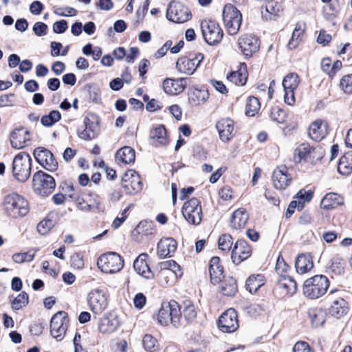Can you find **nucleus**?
Instances as JSON below:
<instances>
[{
  "label": "nucleus",
  "instance_id": "1",
  "mask_svg": "<svg viewBox=\"0 0 352 352\" xmlns=\"http://www.w3.org/2000/svg\"><path fill=\"white\" fill-rule=\"evenodd\" d=\"M3 208L8 215L13 218L24 217L29 212L27 200L16 193H11L3 197Z\"/></svg>",
  "mask_w": 352,
  "mask_h": 352
},
{
  "label": "nucleus",
  "instance_id": "2",
  "mask_svg": "<svg viewBox=\"0 0 352 352\" xmlns=\"http://www.w3.org/2000/svg\"><path fill=\"white\" fill-rule=\"evenodd\" d=\"M159 267L156 278L162 287L173 285L177 278L182 276L180 266L173 260L161 262Z\"/></svg>",
  "mask_w": 352,
  "mask_h": 352
},
{
  "label": "nucleus",
  "instance_id": "3",
  "mask_svg": "<svg viewBox=\"0 0 352 352\" xmlns=\"http://www.w3.org/2000/svg\"><path fill=\"white\" fill-rule=\"evenodd\" d=\"M32 159L26 152H20L12 160V173L13 177L20 182H26L30 177Z\"/></svg>",
  "mask_w": 352,
  "mask_h": 352
},
{
  "label": "nucleus",
  "instance_id": "4",
  "mask_svg": "<svg viewBox=\"0 0 352 352\" xmlns=\"http://www.w3.org/2000/svg\"><path fill=\"white\" fill-rule=\"evenodd\" d=\"M182 318L181 309L175 300L162 303L157 314V321L161 325L166 326L169 323L177 327Z\"/></svg>",
  "mask_w": 352,
  "mask_h": 352
},
{
  "label": "nucleus",
  "instance_id": "5",
  "mask_svg": "<svg viewBox=\"0 0 352 352\" xmlns=\"http://www.w3.org/2000/svg\"><path fill=\"white\" fill-rule=\"evenodd\" d=\"M329 286V282L325 276L316 275L305 281L303 293L310 299H316L327 292Z\"/></svg>",
  "mask_w": 352,
  "mask_h": 352
},
{
  "label": "nucleus",
  "instance_id": "6",
  "mask_svg": "<svg viewBox=\"0 0 352 352\" xmlns=\"http://www.w3.org/2000/svg\"><path fill=\"white\" fill-rule=\"evenodd\" d=\"M223 21L228 33L230 35H235L240 29L242 14L235 6L228 3L224 6L223 10Z\"/></svg>",
  "mask_w": 352,
  "mask_h": 352
},
{
  "label": "nucleus",
  "instance_id": "7",
  "mask_svg": "<svg viewBox=\"0 0 352 352\" xmlns=\"http://www.w3.org/2000/svg\"><path fill=\"white\" fill-rule=\"evenodd\" d=\"M97 265L102 272L107 274H113L122 269L124 260L116 252H110L102 254L98 258Z\"/></svg>",
  "mask_w": 352,
  "mask_h": 352
},
{
  "label": "nucleus",
  "instance_id": "8",
  "mask_svg": "<svg viewBox=\"0 0 352 352\" xmlns=\"http://www.w3.org/2000/svg\"><path fill=\"white\" fill-rule=\"evenodd\" d=\"M55 186V180L51 175L41 170L34 174L32 187L36 194L41 196H47L52 192Z\"/></svg>",
  "mask_w": 352,
  "mask_h": 352
},
{
  "label": "nucleus",
  "instance_id": "9",
  "mask_svg": "<svg viewBox=\"0 0 352 352\" xmlns=\"http://www.w3.org/2000/svg\"><path fill=\"white\" fill-rule=\"evenodd\" d=\"M182 214L184 219L190 224L199 225L203 217L202 208L200 201L192 198L186 201L182 207Z\"/></svg>",
  "mask_w": 352,
  "mask_h": 352
},
{
  "label": "nucleus",
  "instance_id": "10",
  "mask_svg": "<svg viewBox=\"0 0 352 352\" xmlns=\"http://www.w3.org/2000/svg\"><path fill=\"white\" fill-rule=\"evenodd\" d=\"M201 30L205 41L210 45L219 43L223 36L219 25L211 20H204L201 22Z\"/></svg>",
  "mask_w": 352,
  "mask_h": 352
},
{
  "label": "nucleus",
  "instance_id": "11",
  "mask_svg": "<svg viewBox=\"0 0 352 352\" xmlns=\"http://www.w3.org/2000/svg\"><path fill=\"white\" fill-rule=\"evenodd\" d=\"M68 318L65 311L55 314L50 321V333L57 341L62 340L67 329Z\"/></svg>",
  "mask_w": 352,
  "mask_h": 352
},
{
  "label": "nucleus",
  "instance_id": "12",
  "mask_svg": "<svg viewBox=\"0 0 352 352\" xmlns=\"http://www.w3.org/2000/svg\"><path fill=\"white\" fill-rule=\"evenodd\" d=\"M166 17L174 23H182L188 21L191 17L188 8L179 2L170 3L166 10Z\"/></svg>",
  "mask_w": 352,
  "mask_h": 352
},
{
  "label": "nucleus",
  "instance_id": "13",
  "mask_svg": "<svg viewBox=\"0 0 352 352\" xmlns=\"http://www.w3.org/2000/svg\"><path fill=\"white\" fill-rule=\"evenodd\" d=\"M300 82L299 76L296 73L288 74L283 80L285 95L284 100L288 105H293L295 102L294 91Z\"/></svg>",
  "mask_w": 352,
  "mask_h": 352
},
{
  "label": "nucleus",
  "instance_id": "14",
  "mask_svg": "<svg viewBox=\"0 0 352 352\" xmlns=\"http://www.w3.org/2000/svg\"><path fill=\"white\" fill-rule=\"evenodd\" d=\"M237 44L242 54L248 57L256 52L260 47L258 38L252 34L241 35L238 39Z\"/></svg>",
  "mask_w": 352,
  "mask_h": 352
},
{
  "label": "nucleus",
  "instance_id": "15",
  "mask_svg": "<svg viewBox=\"0 0 352 352\" xmlns=\"http://www.w3.org/2000/svg\"><path fill=\"white\" fill-rule=\"evenodd\" d=\"M122 186L128 195L136 194L142 188L140 175L133 170L125 173L122 178Z\"/></svg>",
  "mask_w": 352,
  "mask_h": 352
},
{
  "label": "nucleus",
  "instance_id": "16",
  "mask_svg": "<svg viewBox=\"0 0 352 352\" xmlns=\"http://www.w3.org/2000/svg\"><path fill=\"white\" fill-rule=\"evenodd\" d=\"M218 327L225 333L235 331L239 327L238 316L234 309H228L221 314L219 319Z\"/></svg>",
  "mask_w": 352,
  "mask_h": 352
},
{
  "label": "nucleus",
  "instance_id": "17",
  "mask_svg": "<svg viewBox=\"0 0 352 352\" xmlns=\"http://www.w3.org/2000/svg\"><path fill=\"white\" fill-rule=\"evenodd\" d=\"M294 155L298 157V162L305 160L313 163L322 157V153L320 148L302 143L296 148Z\"/></svg>",
  "mask_w": 352,
  "mask_h": 352
},
{
  "label": "nucleus",
  "instance_id": "18",
  "mask_svg": "<svg viewBox=\"0 0 352 352\" xmlns=\"http://www.w3.org/2000/svg\"><path fill=\"white\" fill-rule=\"evenodd\" d=\"M88 305L92 312L100 314L107 306L105 294L100 289L91 290L88 294Z\"/></svg>",
  "mask_w": 352,
  "mask_h": 352
},
{
  "label": "nucleus",
  "instance_id": "19",
  "mask_svg": "<svg viewBox=\"0 0 352 352\" xmlns=\"http://www.w3.org/2000/svg\"><path fill=\"white\" fill-rule=\"evenodd\" d=\"M34 156L36 162L47 170L54 171L57 169L58 162L49 150L38 147L34 150Z\"/></svg>",
  "mask_w": 352,
  "mask_h": 352
},
{
  "label": "nucleus",
  "instance_id": "20",
  "mask_svg": "<svg viewBox=\"0 0 352 352\" xmlns=\"http://www.w3.org/2000/svg\"><path fill=\"white\" fill-rule=\"evenodd\" d=\"M204 56L201 53L197 54L195 57L192 58H182L177 62V69L184 74L191 75L200 66L201 63L203 61Z\"/></svg>",
  "mask_w": 352,
  "mask_h": 352
},
{
  "label": "nucleus",
  "instance_id": "21",
  "mask_svg": "<svg viewBox=\"0 0 352 352\" xmlns=\"http://www.w3.org/2000/svg\"><path fill=\"white\" fill-rule=\"evenodd\" d=\"M252 254L251 246L244 240H238L232 250L231 258L234 264H240Z\"/></svg>",
  "mask_w": 352,
  "mask_h": 352
},
{
  "label": "nucleus",
  "instance_id": "22",
  "mask_svg": "<svg viewBox=\"0 0 352 352\" xmlns=\"http://www.w3.org/2000/svg\"><path fill=\"white\" fill-rule=\"evenodd\" d=\"M272 180L274 186L278 190L285 189L289 186L292 177L288 174L286 166H281L276 168L272 173Z\"/></svg>",
  "mask_w": 352,
  "mask_h": 352
},
{
  "label": "nucleus",
  "instance_id": "23",
  "mask_svg": "<svg viewBox=\"0 0 352 352\" xmlns=\"http://www.w3.org/2000/svg\"><path fill=\"white\" fill-rule=\"evenodd\" d=\"M216 129L220 140L223 142H229L234 137V122L230 118H222L217 121Z\"/></svg>",
  "mask_w": 352,
  "mask_h": 352
},
{
  "label": "nucleus",
  "instance_id": "24",
  "mask_svg": "<svg viewBox=\"0 0 352 352\" xmlns=\"http://www.w3.org/2000/svg\"><path fill=\"white\" fill-rule=\"evenodd\" d=\"M187 78L177 79L166 78L163 82L164 91L170 95H177L182 93L187 85Z\"/></svg>",
  "mask_w": 352,
  "mask_h": 352
},
{
  "label": "nucleus",
  "instance_id": "25",
  "mask_svg": "<svg viewBox=\"0 0 352 352\" xmlns=\"http://www.w3.org/2000/svg\"><path fill=\"white\" fill-rule=\"evenodd\" d=\"M148 258L147 254H140L133 263V268L139 275L144 278L152 279L154 277V274L148 266Z\"/></svg>",
  "mask_w": 352,
  "mask_h": 352
},
{
  "label": "nucleus",
  "instance_id": "26",
  "mask_svg": "<svg viewBox=\"0 0 352 352\" xmlns=\"http://www.w3.org/2000/svg\"><path fill=\"white\" fill-rule=\"evenodd\" d=\"M177 248V241L173 238L162 239L157 244V254L161 258L170 257Z\"/></svg>",
  "mask_w": 352,
  "mask_h": 352
},
{
  "label": "nucleus",
  "instance_id": "27",
  "mask_svg": "<svg viewBox=\"0 0 352 352\" xmlns=\"http://www.w3.org/2000/svg\"><path fill=\"white\" fill-rule=\"evenodd\" d=\"M327 134V124L322 120L313 122L309 128V135L314 141L322 140Z\"/></svg>",
  "mask_w": 352,
  "mask_h": 352
},
{
  "label": "nucleus",
  "instance_id": "28",
  "mask_svg": "<svg viewBox=\"0 0 352 352\" xmlns=\"http://www.w3.org/2000/svg\"><path fill=\"white\" fill-rule=\"evenodd\" d=\"M29 140V132L23 129H16L10 135V144L14 148L20 149L25 146Z\"/></svg>",
  "mask_w": 352,
  "mask_h": 352
},
{
  "label": "nucleus",
  "instance_id": "29",
  "mask_svg": "<svg viewBox=\"0 0 352 352\" xmlns=\"http://www.w3.org/2000/svg\"><path fill=\"white\" fill-rule=\"evenodd\" d=\"M249 219V215L245 208L236 210L230 219V226L234 230H241L245 228Z\"/></svg>",
  "mask_w": 352,
  "mask_h": 352
},
{
  "label": "nucleus",
  "instance_id": "30",
  "mask_svg": "<svg viewBox=\"0 0 352 352\" xmlns=\"http://www.w3.org/2000/svg\"><path fill=\"white\" fill-rule=\"evenodd\" d=\"M209 273L210 281L212 284L220 283L223 276V267L219 263V258L212 257L210 261Z\"/></svg>",
  "mask_w": 352,
  "mask_h": 352
},
{
  "label": "nucleus",
  "instance_id": "31",
  "mask_svg": "<svg viewBox=\"0 0 352 352\" xmlns=\"http://www.w3.org/2000/svg\"><path fill=\"white\" fill-rule=\"evenodd\" d=\"M344 204V198L335 192L327 193L322 198L320 206L322 208L330 210L336 208Z\"/></svg>",
  "mask_w": 352,
  "mask_h": 352
},
{
  "label": "nucleus",
  "instance_id": "32",
  "mask_svg": "<svg viewBox=\"0 0 352 352\" xmlns=\"http://www.w3.org/2000/svg\"><path fill=\"white\" fill-rule=\"evenodd\" d=\"M227 79L238 86H243L246 83L248 79V72L245 63L240 65V68L227 75Z\"/></svg>",
  "mask_w": 352,
  "mask_h": 352
},
{
  "label": "nucleus",
  "instance_id": "33",
  "mask_svg": "<svg viewBox=\"0 0 352 352\" xmlns=\"http://www.w3.org/2000/svg\"><path fill=\"white\" fill-rule=\"evenodd\" d=\"M209 94L206 90L195 89L188 92V102L192 107H197L206 102Z\"/></svg>",
  "mask_w": 352,
  "mask_h": 352
},
{
  "label": "nucleus",
  "instance_id": "34",
  "mask_svg": "<svg viewBox=\"0 0 352 352\" xmlns=\"http://www.w3.org/2000/svg\"><path fill=\"white\" fill-rule=\"evenodd\" d=\"M152 144L156 146L165 145L168 142L166 129L163 125L153 128L150 132Z\"/></svg>",
  "mask_w": 352,
  "mask_h": 352
},
{
  "label": "nucleus",
  "instance_id": "35",
  "mask_svg": "<svg viewBox=\"0 0 352 352\" xmlns=\"http://www.w3.org/2000/svg\"><path fill=\"white\" fill-rule=\"evenodd\" d=\"M348 310L347 302L340 297L333 300L329 309V313L332 316L339 318L346 315Z\"/></svg>",
  "mask_w": 352,
  "mask_h": 352
},
{
  "label": "nucleus",
  "instance_id": "36",
  "mask_svg": "<svg viewBox=\"0 0 352 352\" xmlns=\"http://www.w3.org/2000/svg\"><path fill=\"white\" fill-rule=\"evenodd\" d=\"M116 160L124 164H133L135 160V150L131 146H125L117 151Z\"/></svg>",
  "mask_w": 352,
  "mask_h": 352
},
{
  "label": "nucleus",
  "instance_id": "37",
  "mask_svg": "<svg viewBox=\"0 0 352 352\" xmlns=\"http://www.w3.org/2000/svg\"><path fill=\"white\" fill-rule=\"evenodd\" d=\"M295 267L299 274H303L308 272L314 267L311 256L305 254L299 255L296 261Z\"/></svg>",
  "mask_w": 352,
  "mask_h": 352
},
{
  "label": "nucleus",
  "instance_id": "38",
  "mask_svg": "<svg viewBox=\"0 0 352 352\" xmlns=\"http://www.w3.org/2000/svg\"><path fill=\"white\" fill-rule=\"evenodd\" d=\"M84 129L78 130V135L81 139L87 140H91L97 135L98 126L94 122L91 121L88 118L84 120Z\"/></svg>",
  "mask_w": 352,
  "mask_h": 352
},
{
  "label": "nucleus",
  "instance_id": "39",
  "mask_svg": "<svg viewBox=\"0 0 352 352\" xmlns=\"http://www.w3.org/2000/svg\"><path fill=\"white\" fill-rule=\"evenodd\" d=\"M278 285L285 294L293 295L297 290V284L296 281L290 276H281L279 278Z\"/></svg>",
  "mask_w": 352,
  "mask_h": 352
},
{
  "label": "nucleus",
  "instance_id": "40",
  "mask_svg": "<svg viewBox=\"0 0 352 352\" xmlns=\"http://www.w3.org/2000/svg\"><path fill=\"white\" fill-rule=\"evenodd\" d=\"M265 283V277L263 274L251 275L246 280L245 286L250 293H256L258 289Z\"/></svg>",
  "mask_w": 352,
  "mask_h": 352
},
{
  "label": "nucleus",
  "instance_id": "41",
  "mask_svg": "<svg viewBox=\"0 0 352 352\" xmlns=\"http://www.w3.org/2000/svg\"><path fill=\"white\" fill-rule=\"evenodd\" d=\"M338 171L343 175H348L352 172V151L346 153L340 157Z\"/></svg>",
  "mask_w": 352,
  "mask_h": 352
},
{
  "label": "nucleus",
  "instance_id": "42",
  "mask_svg": "<svg viewBox=\"0 0 352 352\" xmlns=\"http://www.w3.org/2000/svg\"><path fill=\"white\" fill-rule=\"evenodd\" d=\"M118 326L119 322L117 318H104L99 325V331L104 334H109L114 332Z\"/></svg>",
  "mask_w": 352,
  "mask_h": 352
},
{
  "label": "nucleus",
  "instance_id": "43",
  "mask_svg": "<svg viewBox=\"0 0 352 352\" xmlns=\"http://www.w3.org/2000/svg\"><path fill=\"white\" fill-rule=\"evenodd\" d=\"M309 315L311 318L312 325L316 327L322 326L324 323L327 318L326 311L318 308L310 309L309 311Z\"/></svg>",
  "mask_w": 352,
  "mask_h": 352
},
{
  "label": "nucleus",
  "instance_id": "44",
  "mask_svg": "<svg viewBox=\"0 0 352 352\" xmlns=\"http://www.w3.org/2000/svg\"><path fill=\"white\" fill-rule=\"evenodd\" d=\"M305 31V25L297 23L293 31L291 38L289 39L287 47L289 50L295 49L299 44L301 37Z\"/></svg>",
  "mask_w": 352,
  "mask_h": 352
},
{
  "label": "nucleus",
  "instance_id": "45",
  "mask_svg": "<svg viewBox=\"0 0 352 352\" xmlns=\"http://www.w3.org/2000/svg\"><path fill=\"white\" fill-rule=\"evenodd\" d=\"M282 10V6L278 2L270 0L266 3V13H263V16L266 19H272V16H278Z\"/></svg>",
  "mask_w": 352,
  "mask_h": 352
},
{
  "label": "nucleus",
  "instance_id": "46",
  "mask_svg": "<svg viewBox=\"0 0 352 352\" xmlns=\"http://www.w3.org/2000/svg\"><path fill=\"white\" fill-rule=\"evenodd\" d=\"M221 292L225 296H233L237 292L236 280L232 277L225 278L221 287Z\"/></svg>",
  "mask_w": 352,
  "mask_h": 352
},
{
  "label": "nucleus",
  "instance_id": "47",
  "mask_svg": "<svg viewBox=\"0 0 352 352\" xmlns=\"http://www.w3.org/2000/svg\"><path fill=\"white\" fill-rule=\"evenodd\" d=\"M261 104L257 98L250 96L245 104V115L250 117L254 116L259 111Z\"/></svg>",
  "mask_w": 352,
  "mask_h": 352
},
{
  "label": "nucleus",
  "instance_id": "48",
  "mask_svg": "<svg viewBox=\"0 0 352 352\" xmlns=\"http://www.w3.org/2000/svg\"><path fill=\"white\" fill-rule=\"evenodd\" d=\"M61 119V114L57 110L51 111L49 114L43 116L41 123L45 126H52Z\"/></svg>",
  "mask_w": 352,
  "mask_h": 352
},
{
  "label": "nucleus",
  "instance_id": "49",
  "mask_svg": "<svg viewBox=\"0 0 352 352\" xmlns=\"http://www.w3.org/2000/svg\"><path fill=\"white\" fill-rule=\"evenodd\" d=\"M36 252V250H30L24 253H15L12 255V260L16 263L30 262L34 258Z\"/></svg>",
  "mask_w": 352,
  "mask_h": 352
},
{
  "label": "nucleus",
  "instance_id": "50",
  "mask_svg": "<svg viewBox=\"0 0 352 352\" xmlns=\"http://www.w3.org/2000/svg\"><path fill=\"white\" fill-rule=\"evenodd\" d=\"M181 313L184 318L188 322L192 321L197 316L195 306L190 301L184 302L182 312L181 311Z\"/></svg>",
  "mask_w": 352,
  "mask_h": 352
},
{
  "label": "nucleus",
  "instance_id": "51",
  "mask_svg": "<svg viewBox=\"0 0 352 352\" xmlns=\"http://www.w3.org/2000/svg\"><path fill=\"white\" fill-rule=\"evenodd\" d=\"M233 244L232 237L229 234H221L218 241L219 249L223 252H228Z\"/></svg>",
  "mask_w": 352,
  "mask_h": 352
},
{
  "label": "nucleus",
  "instance_id": "52",
  "mask_svg": "<svg viewBox=\"0 0 352 352\" xmlns=\"http://www.w3.org/2000/svg\"><path fill=\"white\" fill-rule=\"evenodd\" d=\"M144 348L148 352H156L158 350L157 340L151 335L146 334L142 339Z\"/></svg>",
  "mask_w": 352,
  "mask_h": 352
},
{
  "label": "nucleus",
  "instance_id": "53",
  "mask_svg": "<svg viewBox=\"0 0 352 352\" xmlns=\"http://www.w3.org/2000/svg\"><path fill=\"white\" fill-rule=\"evenodd\" d=\"M270 117L273 121L279 124H283L286 120L285 112L278 106L272 108Z\"/></svg>",
  "mask_w": 352,
  "mask_h": 352
},
{
  "label": "nucleus",
  "instance_id": "54",
  "mask_svg": "<svg viewBox=\"0 0 352 352\" xmlns=\"http://www.w3.org/2000/svg\"><path fill=\"white\" fill-rule=\"evenodd\" d=\"M340 87L346 94H352V74L344 76L340 82Z\"/></svg>",
  "mask_w": 352,
  "mask_h": 352
},
{
  "label": "nucleus",
  "instance_id": "55",
  "mask_svg": "<svg viewBox=\"0 0 352 352\" xmlns=\"http://www.w3.org/2000/svg\"><path fill=\"white\" fill-rule=\"evenodd\" d=\"M28 302V296L26 293L19 294L12 301L13 309L18 310L25 306Z\"/></svg>",
  "mask_w": 352,
  "mask_h": 352
},
{
  "label": "nucleus",
  "instance_id": "56",
  "mask_svg": "<svg viewBox=\"0 0 352 352\" xmlns=\"http://www.w3.org/2000/svg\"><path fill=\"white\" fill-rule=\"evenodd\" d=\"M312 197L313 192L311 190L301 189L294 197V199H296L299 202H302V206L304 207L305 203L311 201Z\"/></svg>",
  "mask_w": 352,
  "mask_h": 352
},
{
  "label": "nucleus",
  "instance_id": "57",
  "mask_svg": "<svg viewBox=\"0 0 352 352\" xmlns=\"http://www.w3.org/2000/svg\"><path fill=\"white\" fill-rule=\"evenodd\" d=\"M86 202L89 204V207L92 209V211L98 210L100 208V199L96 195H88L86 198Z\"/></svg>",
  "mask_w": 352,
  "mask_h": 352
},
{
  "label": "nucleus",
  "instance_id": "58",
  "mask_svg": "<svg viewBox=\"0 0 352 352\" xmlns=\"http://www.w3.org/2000/svg\"><path fill=\"white\" fill-rule=\"evenodd\" d=\"M53 221L50 219H44L38 224L37 230L41 234L45 235L53 228Z\"/></svg>",
  "mask_w": 352,
  "mask_h": 352
},
{
  "label": "nucleus",
  "instance_id": "59",
  "mask_svg": "<svg viewBox=\"0 0 352 352\" xmlns=\"http://www.w3.org/2000/svg\"><path fill=\"white\" fill-rule=\"evenodd\" d=\"M71 265L74 268L82 269L84 267L83 256L80 253H74L71 256Z\"/></svg>",
  "mask_w": 352,
  "mask_h": 352
},
{
  "label": "nucleus",
  "instance_id": "60",
  "mask_svg": "<svg viewBox=\"0 0 352 352\" xmlns=\"http://www.w3.org/2000/svg\"><path fill=\"white\" fill-rule=\"evenodd\" d=\"M54 14L60 16H72L76 15L77 10L71 7L59 8L54 10Z\"/></svg>",
  "mask_w": 352,
  "mask_h": 352
},
{
  "label": "nucleus",
  "instance_id": "61",
  "mask_svg": "<svg viewBox=\"0 0 352 352\" xmlns=\"http://www.w3.org/2000/svg\"><path fill=\"white\" fill-rule=\"evenodd\" d=\"M32 30L36 36H45L47 34V25L43 22H36L34 23Z\"/></svg>",
  "mask_w": 352,
  "mask_h": 352
},
{
  "label": "nucleus",
  "instance_id": "62",
  "mask_svg": "<svg viewBox=\"0 0 352 352\" xmlns=\"http://www.w3.org/2000/svg\"><path fill=\"white\" fill-rule=\"evenodd\" d=\"M146 302V298L142 293H138L133 298V304L136 309H142Z\"/></svg>",
  "mask_w": 352,
  "mask_h": 352
},
{
  "label": "nucleus",
  "instance_id": "63",
  "mask_svg": "<svg viewBox=\"0 0 352 352\" xmlns=\"http://www.w3.org/2000/svg\"><path fill=\"white\" fill-rule=\"evenodd\" d=\"M293 352H313L306 342L304 341H299L297 342L294 347H293Z\"/></svg>",
  "mask_w": 352,
  "mask_h": 352
},
{
  "label": "nucleus",
  "instance_id": "64",
  "mask_svg": "<svg viewBox=\"0 0 352 352\" xmlns=\"http://www.w3.org/2000/svg\"><path fill=\"white\" fill-rule=\"evenodd\" d=\"M73 344L74 346V352H87V350L82 346L81 336L80 333H76L73 340Z\"/></svg>",
  "mask_w": 352,
  "mask_h": 352
}]
</instances>
